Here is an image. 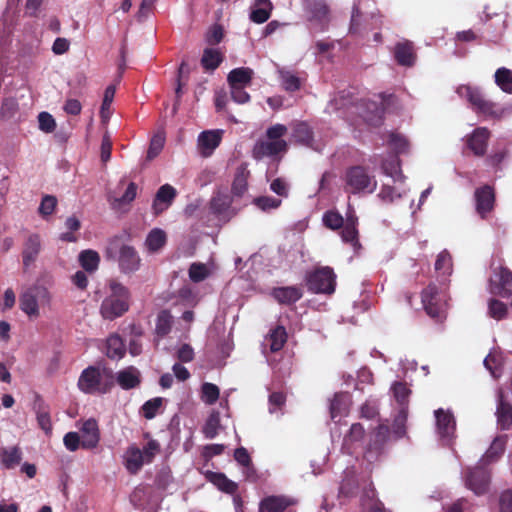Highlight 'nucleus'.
<instances>
[{"mask_svg":"<svg viewBox=\"0 0 512 512\" xmlns=\"http://www.w3.org/2000/svg\"><path fill=\"white\" fill-rule=\"evenodd\" d=\"M281 203V199L270 196H261L254 199V204L262 211L277 209Z\"/></svg>","mask_w":512,"mask_h":512,"instance_id":"obj_58","label":"nucleus"},{"mask_svg":"<svg viewBox=\"0 0 512 512\" xmlns=\"http://www.w3.org/2000/svg\"><path fill=\"white\" fill-rule=\"evenodd\" d=\"M113 385L112 377L105 369L89 366L79 376L77 386L86 394H105Z\"/></svg>","mask_w":512,"mask_h":512,"instance_id":"obj_5","label":"nucleus"},{"mask_svg":"<svg viewBox=\"0 0 512 512\" xmlns=\"http://www.w3.org/2000/svg\"><path fill=\"white\" fill-rule=\"evenodd\" d=\"M124 466L131 474H136L144 464H148L141 449L135 445L129 446L123 456Z\"/></svg>","mask_w":512,"mask_h":512,"instance_id":"obj_20","label":"nucleus"},{"mask_svg":"<svg viewBox=\"0 0 512 512\" xmlns=\"http://www.w3.org/2000/svg\"><path fill=\"white\" fill-rule=\"evenodd\" d=\"M52 295L45 287L36 285L33 289L25 291L20 296V308L29 317L37 318L40 315L39 301L43 305H49Z\"/></svg>","mask_w":512,"mask_h":512,"instance_id":"obj_8","label":"nucleus"},{"mask_svg":"<svg viewBox=\"0 0 512 512\" xmlns=\"http://www.w3.org/2000/svg\"><path fill=\"white\" fill-rule=\"evenodd\" d=\"M118 264L122 273L131 274L140 268L141 259L133 247L123 245L119 250Z\"/></svg>","mask_w":512,"mask_h":512,"instance_id":"obj_14","label":"nucleus"},{"mask_svg":"<svg viewBox=\"0 0 512 512\" xmlns=\"http://www.w3.org/2000/svg\"><path fill=\"white\" fill-rule=\"evenodd\" d=\"M224 131L221 129L206 130L201 132L197 138V147L203 157H209L220 145Z\"/></svg>","mask_w":512,"mask_h":512,"instance_id":"obj_13","label":"nucleus"},{"mask_svg":"<svg viewBox=\"0 0 512 512\" xmlns=\"http://www.w3.org/2000/svg\"><path fill=\"white\" fill-rule=\"evenodd\" d=\"M272 9L273 5L270 0H254L250 11V20L262 24L270 18Z\"/></svg>","mask_w":512,"mask_h":512,"instance_id":"obj_25","label":"nucleus"},{"mask_svg":"<svg viewBox=\"0 0 512 512\" xmlns=\"http://www.w3.org/2000/svg\"><path fill=\"white\" fill-rule=\"evenodd\" d=\"M272 296L280 304H293L303 295L301 288L296 286L278 287L272 290Z\"/></svg>","mask_w":512,"mask_h":512,"instance_id":"obj_24","label":"nucleus"},{"mask_svg":"<svg viewBox=\"0 0 512 512\" xmlns=\"http://www.w3.org/2000/svg\"><path fill=\"white\" fill-rule=\"evenodd\" d=\"M494 200V191L490 186H484L475 191L476 210L481 217H485L492 210Z\"/></svg>","mask_w":512,"mask_h":512,"instance_id":"obj_22","label":"nucleus"},{"mask_svg":"<svg viewBox=\"0 0 512 512\" xmlns=\"http://www.w3.org/2000/svg\"><path fill=\"white\" fill-rule=\"evenodd\" d=\"M395 58L400 65H413L415 61V54L412 44L409 42L398 43L395 47Z\"/></svg>","mask_w":512,"mask_h":512,"instance_id":"obj_32","label":"nucleus"},{"mask_svg":"<svg viewBox=\"0 0 512 512\" xmlns=\"http://www.w3.org/2000/svg\"><path fill=\"white\" fill-rule=\"evenodd\" d=\"M194 321V313L189 308L184 310L181 317L179 318L178 325L176 329H180L184 334H188L191 328V324Z\"/></svg>","mask_w":512,"mask_h":512,"instance_id":"obj_64","label":"nucleus"},{"mask_svg":"<svg viewBox=\"0 0 512 512\" xmlns=\"http://www.w3.org/2000/svg\"><path fill=\"white\" fill-rule=\"evenodd\" d=\"M22 459V453L18 447L3 449L1 453V462L7 469L17 466Z\"/></svg>","mask_w":512,"mask_h":512,"instance_id":"obj_41","label":"nucleus"},{"mask_svg":"<svg viewBox=\"0 0 512 512\" xmlns=\"http://www.w3.org/2000/svg\"><path fill=\"white\" fill-rule=\"evenodd\" d=\"M496 85L505 93L512 94V71L508 68H498L494 75Z\"/></svg>","mask_w":512,"mask_h":512,"instance_id":"obj_37","label":"nucleus"},{"mask_svg":"<svg viewBox=\"0 0 512 512\" xmlns=\"http://www.w3.org/2000/svg\"><path fill=\"white\" fill-rule=\"evenodd\" d=\"M436 421V432L440 439L449 443L454 436L456 422L450 410L439 408L434 412Z\"/></svg>","mask_w":512,"mask_h":512,"instance_id":"obj_12","label":"nucleus"},{"mask_svg":"<svg viewBox=\"0 0 512 512\" xmlns=\"http://www.w3.org/2000/svg\"><path fill=\"white\" fill-rule=\"evenodd\" d=\"M222 428L220 421V413L212 411L203 426V433L207 439H213Z\"/></svg>","mask_w":512,"mask_h":512,"instance_id":"obj_39","label":"nucleus"},{"mask_svg":"<svg viewBox=\"0 0 512 512\" xmlns=\"http://www.w3.org/2000/svg\"><path fill=\"white\" fill-rule=\"evenodd\" d=\"M110 295L101 304V314L105 319H115L128 310L129 291L122 284L111 281Z\"/></svg>","mask_w":512,"mask_h":512,"instance_id":"obj_6","label":"nucleus"},{"mask_svg":"<svg viewBox=\"0 0 512 512\" xmlns=\"http://www.w3.org/2000/svg\"><path fill=\"white\" fill-rule=\"evenodd\" d=\"M209 479L216 487L224 492L233 493L237 489L236 484L229 480L224 474L213 473L210 475Z\"/></svg>","mask_w":512,"mask_h":512,"instance_id":"obj_48","label":"nucleus"},{"mask_svg":"<svg viewBox=\"0 0 512 512\" xmlns=\"http://www.w3.org/2000/svg\"><path fill=\"white\" fill-rule=\"evenodd\" d=\"M288 505L284 497L272 496L261 502L259 512H283Z\"/></svg>","mask_w":512,"mask_h":512,"instance_id":"obj_33","label":"nucleus"},{"mask_svg":"<svg viewBox=\"0 0 512 512\" xmlns=\"http://www.w3.org/2000/svg\"><path fill=\"white\" fill-rule=\"evenodd\" d=\"M497 423L501 429H507L512 423V408L504 401L502 391L498 392V406L496 410Z\"/></svg>","mask_w":512,"mask_h":512,"instance_id":"obj_29","label":"nucleus"},{"mask_svg":"<svg viewBox=\"0 0 512 512\" xmlns=\"http://www.w3.org/2000/svg\"><path fill=\"white\" fill-rule=\"evenodd\" d=\"M324 225L332 230H337L343 226L344 219L342 215L336 211H327L323 215Z\"/></svg>","mask_w":512,"mask_h":512,"instance_id":"obj_55","label":"nucleus"},{"mask_svg":"<svg viewBox=\"0 0 512 512\" xmlns=\"http://www.w3.org/2000/svg\"><path fill=\"white\" fill-rule=\"evenodd\" d=\"M165 144V135L163 132H157L151 139L147 151V159L152 160L162 151Z\"/></svg>","mask_w":512,"mask_h":512,"instance_id":"obj_50","label":"nucleus"},{"mask_svg":"<svg viewBox=\"0 0 512 512\" xmlns=\"http://www.w3.org/2000/svg\"><path fill=\"white\" fill-rule=\"evenodd\" d=\"M422 304L427 314L435 319L441 320L446 312V295L435 285L431 284L422 292Z\"/></svg>","mask_w":512,"mask_h":512,"instance_id":"obj_9","label":"nucleus"},{"mask_svg":"<svg viewBox=\"0 0 512 512\" xmlns=\"http://www.w3.org/2000/svg\"><path fill=\"white\" fill-rule=\"evenodd\" d=\"M387 145L397 154L408 153L410 149L408 139L404 135L396 132L388 133Z\"/></svg>","mask_w":512,"mask_h":512,"instance_id":"obj_34","label":"nucleus"},{"mask_svg":"<svg viewBox=\"0 0 512 512\" xmlns=\"http://www.w3.org/2000/svg\"><path fill=\"white\" fill-rule=\"evenodd\" d=\"M364 437V428L362 425L356 423L350 428L349 434L345 436L343 442V449L351 454L354 450L361 446L362 439Z\"/></svg>","mask_w":512,"mask_h":512,"instance_id":"obj_28","label":"nucleus"},{"mask_svg":"<svg viewBox=\"0 0 512 512\" xmlns=\"http://www.w3.org/2000/svg\"><path fill=\"white\" fill-rule=\"evenodd\" d=\"M116 92L115 85H109L104 92L103 102L101 105L100 116L104 122L108 121L111 116V104Z\"/></svg>","mask_w":512,"mask_h":512,"instance_id":"obj_44","label":"nucleus"},{"mask_svg":"<svg viewBox=\"0 0 512 512\" xmlns=\"http://www.w3.org/2000/svg\"><path fill=\"white\" fill-rule=\"evenodd\" d=\"M139 371L134 367H128L117 374V382L123 389H131L140 382Z\"/></svg>","mask_w":512,"mask_h":512,"instance_id":"obj_31","label":"nucleus"},{"mask_svg":"<svg viewBox=\"0 0 512 512\" xmlns=\"http://www.w3.org/2000/svg\"><path fill=\"white\" fill-rule=\"evenodd\" d=\"M507 443L506 436L496 437L489 449L480 460L478 466L473 470L469 471L466 477V484L475 494L480 495L487 491L489 484V473L485 468V465L495 462L499 459L505 450Z\"/></svg>","mask_w":512,"mask_h":512,"instance_id":"obj_1","label":"nucleus"},{"mask_svg":"<svg viewBox=\"0 0 512 512\" xmlns=\"http://www.w3.org/2000/svg\"><path fill=\"white\" fill-rule=\"evenodd\" d=\"M349 109L359 112L363 120L372 126H377L381 123L383 108L375 101L352 105Z\"/></svg>","mask_w":512,"mask_h":512,"instance_id":"obj_16","label":"nucleus"},{"mask_svg":"<svg viewBox=\"0 0 512 512\" xmlns=\"http://www.w3.org/2000/svg\"><path fill=\"white\" fill-rule=\"evenodd\" d=\"M344 189L352 194H371L377 188V181L374 176L362 166L349 168L344 177Z\"/></svg>","mask_w":512,"mask_h":512,"instance_id":"obj_7","label":"nucleus"},{"mask_svg":"<svg viewBox=\"0 0 512 512\" xmlns=\"http://www.w3.org/2000/svg\"><path fill=\"white\" fill-rule=\"evenodd\" d=\"M178 297L182 305L188 308L195 307L199 301L197 295L188 286H184L179 290Z\"/></svg>","mask_w":512,"mask_h":512,"instance_id":"obj_56","label":"nucleus"},{"mask_svg":"<svg viewBox=\"0 0 512 512\" xmlns=\"http://www.w3.org/2000/svg\"><path fill=\"white\" fill-rule=\"evenodd\" d=\"M173 316L168 310H162L158 313L155 325V332L158 336H166L172 329Z\"/></svg>","mask_w":512,"mask_h":512,"instance_id":"obj_35","label":"nucleus"},{"mask_svg":"<svg viewBox=\"0 0 512 512\" xmlns=\"http://www.w3.org/2000/svg\"><path fill=\"white\" fill-rule=\"evenodd\" d=\"M282 86L287 91H295L300 88V79L290 71H279Z\"/></svg>","mask_w":512,"mask_h":512,"instance_id":"obj_54","label":"nucleus"},{"mask_svg":"<svg viewBox=\"0 0 512 512\" xmlns=\"http://www.w3.org/2000/svg\"><path fill=\"white\" fill-rule=\"evenodd\" d=\"M210 274V269L206 264L193 263L189 268V278L193 282H201Z\"/></svg>","mask_w":512,"mask_h":512,"instance_id":"obj_53","label":"nucleus"},{"mask_svg":"<svg viewBox=\"0 0 512 512\" xmlns=\"http://www.w3.org/2000/svg\"><path fill=\"white\" fill-rule=\"evenodd\" d=\"M248 176L249 171L245 165L237 168L232 186V190L236 195H242L246 191Z\"/></svg>","mask_w":512,"mask_h":512,"instance_id":"obj_42","label":"nucleus"},{"mask_svg":"<svg viewBox=\"0 0 512 512\" xmlns=\"http://www.w3.org/2000/svg\"><path fill=\"white\" fill-rule=\"evenodd\" d=\"M79 262L87 272H94L98 269L100 257L94 250H84L79 254Z\"/></svg>","mask_w":512,"mask_h":512,"instance_id":"obj_38","label":"nucleus"},{"mask_svg":"<svg viewBox=\"0 0 512 512\" xmlns=\"http://www.w3.org/2000/svg\"><path fill=\"white\" fill-rule=\"evenodd\" d=\"M287 128L282 124H275L267 129L265 137L259 139L253 149L252 156L256 160L264 158L276 159L287 150V143L282 137L286 134Z\"/></svg>","mask_w":512,"mask_h":512,"instance_id":"obj_3","label":"nucleus"},{"mask_svg":"<svg viewBox=\"0 0 512 512\" xmlns=\"http://www.w3.org/2000/svg\"><path fill=\"white\" fill-rule=\"evenodd\" d=\"M166 243V233L159 228L152 229L147 238H146V246L150 252H157L160 250Z\"/></svg>","mask_w":512,"mask_h":512,"instance_id":"obj_36","label":"nucleus"},{"mask_svg":"<svg viewBox=\"0 0 512 512\" xmlns=\"http://www.w3.org/2000/svg\"><path fill=\"white\" fill-rule=\"evenodd\" d=\"M219 394V388L215 384L205 382L201 387V400L208 405L214 404Z\"/></svg>","mask_w":512,"mask_h":512,"instance_id":"obj_49","label":"nucleus"},{"mask_svg":"<svg viewBox=\"0 0 512 512\" xmlns=\"http://www.w3.org/2000/svg\"><path fill=\"white\" fill-rule=\"evenodd\" d=\"M18 110V103L15 98H6L1 106L0 113L4 118H12Z\"/></svg>","mask_w":512,"mask_h":512,"instance_id":"obj_63","label":"nucleus"},{"mask_svg":"<svg viewBox=\"0 0 512 512\" xmlns=\"http://www.w3.org/2000/svg\"><path fill=\"white\" fill-rule=\"evenodd\" d=\"M502 364V356L496 352L490 353L484 359V366L490 371L494 378H498L501 375Z\"/></svg>","mask_w":512,"mask_h":512,"instance_id":"obj_47","label":"nucleus"},{"mask_svg":"<svg viewBox=\"0 0 512 512\" xmlns=\"http://www.w3.org/2000/svg\"><path fill=\"white\" fill-rule=\"evenodd\" d=\"M41 251V238L38 234L27 237L22 250V260L25 268L32 265Z\"/></svg>","mask_w":512,"mask_h":512,"instance_id":"obj_19","label":"nucleus"},{"mask_svg":"<svg viewBox=\"0 0 512 512\" xmlns=\"http://www.w3.org/2000/svg\"><path fill=\"white\" fill-rule=\"evenodd\" d=\"M457 94L461 98H465L472 109L477 113L494 118H501L511 112V107H500L496 103L484 99L480 90L469 85H461L457 88Z\"/></svg>","mask_w":512,"mask_h":512,"instance_id":"obj_4","label":"nucleus"},{"mask_svg":"<svg viewBox=\"0 0 512 512\" xmlns=\"http://www.w3.org/2000/svg\"><path fill=\"white\" fill-rule=\"evenodd\" d=\"M253 70L248 67H240L231 70L228 74L227 81L229 86L248 87L251 84Z\"/></svg>","mask_w":512,"mask_h":512,"instance_id":"obj_27","label":"nucleus"},{"mask_svg":"<svg viewBox=\"0 0 512 512\" xmlns=\"http://www.w3.org/2000/svg\"><path fill=\"white\" fill-rule=\"evenodd\" d=\"M222 61V55L217 49L208 48L204 50L201 63L207 70L216 69Z\"/></svg>","mask_w":512,"mask_h":512,"instance_id":"obj_43","label":"nucleus"},{"mask_svg":"<svg viewBox=\"0 0 512 512\" xmlns=\"http://www.w3.org/2000/svg\"><path fill=\"white\" fill-rule=\"evenodd\" d=\"M350 402V396L347 393L335 394L333 400L330 403L331 418L335 419L336 417L347 415Z\"/></svg>","mask_w":512,"mask_h":512,"instance_id":"obj_30","label":"nucleus"},{"mask_svg":"<svg viewBox=\"0 0 512 512\" xmlns=\"http://www.w3.org/2000/svg\"><path fill=\"white\" fill-rule=\"evenodd\" d=\"M310 21L318 26L321 30L324 29L329 22L328 7L324 0H312L309 3Z\"/></svg>","mask_w":512,"mask_h":512,"instance_id":"obj_21","label":"nucleus"},{"mask_svg":"<svg viewBox=\"0 0 512 512\" xmlns=\"http://www.w3.org/2000/svg\"><path fill=\"white\" fill-rule=\"evenodd\" d=\"M309 290L315 293H333L335 290V274L329 267L316 269L307 276Z\"/></svg>","mask_w":512,"mask_h":512,"instance_id":"obj_10","label":"nucleus"},{"mask_svg":"<svg viewBox=\"0 0 512 512\" xmlns=\"http://www.w3.org/2000/svg\"><path fill=\"white\" fill-rule=\"evenodd\" d=\"M176 195L177 191L173 186L169 184L162 185L158 189L153 200L152 209L154 213L158 215L168 209L174 201Z\"/></svg>","mask_w":512,"mask_h":512,"instance_id":"obj_18","label":"nucleus"},{"mask_svg":"<svg viewBox=\"0 0 512 512\" xmlns=\"http://www.w3.org/2000/svg\"><path fill=\"white\" fill-rule=\"evenodd\" d=\"M125 353L122 339L117 335H112L107 339L106 354L111 359H120Z\"/></svg>","mask_w":512,"mask_h":512,"instance_id":"obj_40","label":"nucleus"},{"mask_svg":"<svg viewBox=\"0 0 512 512\" xmlns=\"http://www.w3.org/2000/svg\"><path fill=\"white\" fill-rule=\"evenodd\" d=\"M508 308L507 305L497 299L488 300V315L489 317L500 321L507 316Z\"/></svg>","mask_w":512,"mask_h":512,"instance_id":"obj_45","label":"nucleus"},{"mask_svg":"<svg viewBox=\"0 0 512 512\" xmlns=\"http://www.w3.org/2000/svg\"><path fill=\"white\" fill-rule=\"evenodd\" d=\"M489 139V131L486 128H477L467 138L469 149L477 156L485 154Z\"/></svg>","mask_w":512,"mask_h":512,"instance_id":"obj_23","label":"nucleus"},{"mask_svg":"<svg viewBox=\"0 0 512 512\" xmlns=\"http://www.w3.org/2000/svg\"><path fill=\"white\" fill-rule=\"evenodd\" d=\"M39 129L45 133H51L56 128V122L48 112H41L38 115Z\"/></svg>","mask_w":512,"mask_h":512,"instance_id":"obj_61","label":"nucleus"},{"mask_svg":"<svg viewBox=\"0 0 512 512\" xmlns=\"http://www.w3.org/2000/svg\"><path fill=\"white\" fill-rule=\"evenodd\" d=\"M81 447L84 449L95 448L100 441V431L95 419L90 418L80 426Z\"/></svg>","mask_w":512,"mask_h":512,"instance_id":"obj_15","label":"nucleus"},{"mask_svg":"<svg viewBox=\"0 0 512 512\" xmlns=\"http://www.w3.org/2000/svg\"><path fill=\"white\" fill-rule=\"evenodd\" d=\"M391 391L393 393L394 399L401 406V408L405 407V405L408 402V397L411 393L410 389L406 386V384L401 382H395L391 386Z\"/></svg>","mask_w":512,"mask_h":512,"instance_id":"obj_51","label":"nucleus"},{"mask_svg":"<svg viewBox=\"0 0 512 512\" xmlns=\"http://www.w3.org/2000/svg\"><path fill=\"white\" fill-rule=\"evenodd\" d=\"M489 290L491 294L508 297L512 294V273L501 265L493 268Z\"/></svg>","mask_w":512,"mask_h":512,"instance_id":"obj_11","label":"nucleus"},{"mask_svg":"<svg viewBox=\"0 0 512 512\" xmlns=\"http://www.w3.org/2000/svg\"><path fill=\"white\" fill-rule=\"evenodd\" d=\"M357 224L358 218L355 210L349 204L346 212L345 223L343 224V230L341 232V238L344 242L350 243L354 248L359 246Z\"/></svg>","mask_w":512,"mask_h":512,"instance_id":"obj_17","label":"nucleus"},{"mask_svg":"<svg viewBox=\"0 0 512 512\" xmlns=\"http://www.w3.org/2000/svg\"><path fill=\"white\" fill-rule=\"evenodd\" d=\"M435 270L441 275H450L452 272V258L448 251L443 250L437 256Z\"/></svg>","mask_w":512,"mask_h":512,"instance_id":"obj_46","label":"nucleus"},{"mask_svg":"<svg viewBox=\"0 0 512 512\" xmlns=\"http://www.w3.org/2000/svg\"><path fill=\"white\" fill-rule=\"evenodd\" d=\"M407 408L402 407L399 411V414L396 416L393 424V432L396 437L400 438L405 435V423L407 420Z\"/></svg>","mask_w":512,"mask_h":512,"instance_id":"obj_59","label":"nucleus"},{"mask_svg":"<svg viewBox=\"0 0 512 512\" xmlns=\"http://www.w3.org/2000/svg\"><path fill=\"white\" fill-rule=\"evenodd\" d=\"M231 199L225 193H217L211 200V209L216 214H223L230 206Z\"/></svg>","mask_w":512,"mask_h":512,"instance_id":"obj_52","label":"nucleus"},{"mask_svg":"<svg viewBox=\"0 0 512 512\" xmlns=\"http://www.w3.org/2000/svg\"><path fill=\"white\" fill-rule=\"evenodd\" d=\"M381 167L383 173L392 178L394 183H398V185L383 184L377 196L386 204L395 203L409 192V188L404 184L405 176L401 171L400 161L396 156H391L382 163Z\"/></svg>","mask_w":512,"mask_h":512,"instance_id":"obj_2","label":"nucleus"},{"mask_svg":"<svg viewBox=\"0 0 512 512\" xmlns=\"http://www.w3.org/2000/svg\"><path fill=\"white\" fill-rule=\"evenodd\" d=\"M293 137L297 142L308 144L312 138L310 127L306 123H299L294 128Z\"/></svg>","mask_w":512,"mask_h":512,"instance_id":"obj_60","label":"nucleus"},{"mask_svg":"<svg viewBox=\"0 0 512 512\" xmlns=\"http://www.w3.org/2000/svg\"><path fill=\"white\" fill-rule=\"evenodd\" d=\"M287 333L283 326H277L266 336L264 340V347H269L271 352L281 350L286 343Z\"/></svg>","mask_w":512,"mask_h":512,"instance_id":"obj_26","label":"nucleus"},{"mask_svg":"<svg viewBox=\"0 0 512 512\" xmlns=\"http://www.w3.org/2000/svg\"><path fill=\"white\" fill-rule=\"evenodd\" d=\"M162 405V398H154L148 400L142 406L143 415L147 419H152L155 417L157 411L160 409Z\"/></svg>","mask_w":512,"mask_h":512,"instance_id":"obj_62","label":"nucleus"},{"mask_svg":"<svg viewBox=\"0 0 512 512\" xmlns=\"http://www.w3.org/2000/svg\"><path fill=\"white\" fill-rule=\"evenodd\" d=\"M56 205H57L56 197H54L52 195H46L42 198V201L38 208V212L43 218H46L53 214V212L56 208Z\"/></svg>","mask_w":512,"mask_h":512,"instance_id":"obj_57","label":"nucleus"}]
</instances>
